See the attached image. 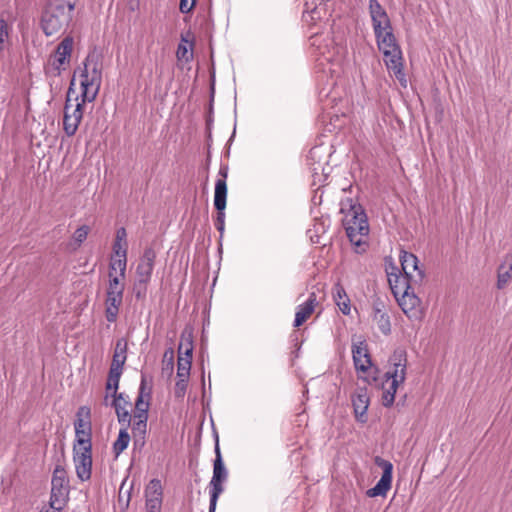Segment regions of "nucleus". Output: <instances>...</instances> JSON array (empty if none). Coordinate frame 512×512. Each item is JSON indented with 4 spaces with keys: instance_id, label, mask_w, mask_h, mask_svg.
Listing matches in <instances>:
<instances>
[{
    "instance_id": "f257e3e1",
    "label": "nucleus",
    "mask_w": 512,
    "mask_h": 512,
    "mask_svg": "<svg viewBox=\"0 0 512 512\" xmlns=\"http://www.w3.org/2000/svg\"><path fill=\"white\" fill-rule=\"evenodd\" d=\"M341 212L344 214L342 222L351 244L359 249L357 252L364 251L362 246L366 245L369 224L363 207L348 199L341 203Z\"/></svg>"
},
{
    "instance_id": "f03ea898",
    "label": "nucleus",
    "mask_w": 512,
    "mask_h": 512,
    "mask_svg": "<svg viewBox=\"0 0 512 512\" xmlns=\"http://www.w3.org/2000/svg\"><path fill=\"white\" fill-rule=\"evenodd\" d=\"M389 369L385 372L382 383V404L385 407L393 405L399 385L406 379L407 354L403 349H397L389 358Z\"/></svg>"
},
{
    "instance_id": "7ed1b4c3",
    "label": "nucleus",
    "mask_w": 512,
    "mask_h": 512,
    "mask_svg": "<svg viewBox=\"0 0 512 512\" xmlns=\"http://www.w3.org/2000/svg\"><path fill=\"white\" fill-rule=\"evenodd\" d=\"M310 45L313 47L312 55L315 58V67L323 76L333 78L340 73L341 58L337 56L336 47L328 37L313 35L310 37Z\"/></svg>"
},
{
    "instance_id": "20e7f679",
    "label": "nucleus",
    "mask_w": 512,
    "mask_h": 512,
    "mask_svg": "<svg viewBox=\"0 0 512 512\" xmlns=\"http://www.w3.org/2000/svg\"><path fill=\"white\" fill-rule=\"evenodd\" d=\"M74 4L64 0L52 2L42 16V29L45 35L52 36L60 32L72 18Z\"/></svg>"
},
{
    "instance_id": "39448f33",
    "label": "nucleus",
    "mask_w": 512,
    "mask_h": 512,
    "mask_svg": "<svg viewBox=\"0 0 512 512\" xmlns=\"http://www.w3.org/2000/svg\"><path fill=\"white\" fill-rule=\"evenodd\" d=\"M79 77L82 90L79 99L81 98L83 102H93L98 95L102 82V73L97 63H92L87 59L84 62L83 69L79 71Z\"/></svg>"
},
{
    "instance_id": "423d86ee",
    "label": "nucleus",
    "mask_w": 512,
    "mask_h": 512,
    "mask_svg": "<svg viewBox=\"0 0 512 512\" xmlns=\"http://www.w3.org/2000/svg\"><path fill=\"white\" fill-rule=\"evenodd\" d=\"M73 84L74 80L71 82V85ZM71 93L72 86L69 87L63 111V130L68 137H72L76 134L79 124L83 118V106L86 103L83 102V100H80L79 96H76L75 103H72Z\"/></svg>"
},
{
    "instance_id": "0eeeda50",
    "label": "nucleus",
    "mask_w": 512,
    "mask_h": 512,
    "mask_svg": "<svg viewBox=\"0 0 512 512\" xmlns=\"http://www.w3.org/2000/svg\"><path fill=\"white\" fill-rule=\"evenodd\" d=\"M124 289V282H119L117 275H111V281H108L104 301L105 317L110 323H114L117 320L123 302Z\"/></svg>"
},
{
    "instance_id": "6e6552de",
    "label": "nucleus",
    "mask_w": 512,
    "mask_h": 512,
    "mask_svg": "<svg viewBox=\"0 0 512 512\" xmlns=\"http://www.w3.org/2000/svg\"><path fill=\"white\" fill-rule=\"evenodd\" d=\"M69 496V480L67 478L66 470L57 465L53 471L51 480V496L49 504L62 510L67 503Z\"/></svg>"
},
{
    "instance_id": "1a4fd4ad",
    "label": "nucleus",
    "mask_w": 512,
    "mask_h": 512,
    "mask_svg": "<svg viewBox=\"0 0 512 512\" xmlns=\"http://www.w3.org/2000/svg\"><path fill=\"white\" fill-rule=\"evenodd\" d=\"M228 166L221 165L218 171V178L215 183L214 206L218 210L215 226L220 234H223L225 228V213L227 197Z\"/></svg>"
},
{
    "instance_id": "9d476101",
    "label": "nucleus",
    "mask_w": 512,
    "mask_h": 512,
    "mask_svg": "<svg viewBox=\"0 0 512 512\" xmlns=\"http://www.w3.org/2000/svg\"><path fill=\"white\" fill-rule=\"evenodd\" d=\"M215 460L213 465V476L210 481V503L209 512H215L219 495L223 492L222 483L228 477L227 469L224 465L218 442L215 446Z\"/></svg>"
},
{
    "instance_id": "9b49d317",
    "label": "nucleus",
    "mask_w": 512,
    "mask_h": 512,
    "mask_svg": "<svg viewBox=\"0 0 512 512\" xmlns=\"http://www.w3.org/2000/svg\"><path fill=\"white\" fill-rule=\"evenodd\" d=\"M375 464L383 469V474L377 484L366 491V495L370 498L377 496H386L391 488L393 465L390 461L385 460L379 456L374 459Z\"/></svg>"
},
{
    "instance_id": "f8f14e48",
    "label": "nucleus",
    "mask_w": 512,
    "mask_h": 512,
    "mask_svg": "<svg viewBox=\"0 0 512 512\" xmlns=\"http://www.w3.org/2000/svg\"><path fill=\"white\" fill-rule=\"evenodd\" d=\"M403 313L412 321H420L423 317L421 301L415 294V289L395 297Z\"/></svg>"
},
{
    "instance_id": "ddd939ff",
    "label": "nucleus",
    "mask_w": 512,
    "mask_h": 512,
    "mask_svg": "<svg viewBox=\"0 0 512 512\" xmlns=\"http://www.w3.org/2000/svg\"><path fill=\"white\" fill-rule=\"evenodd\" d=\"M384 55V63L389 71L406 87L407 80L403 72L402 51L400 47H394L381 51Z\"/></svg>"
},
{
    "instance_id": "4468645a",
    "label": "nucleus",
    "mask_w": 512,
    "mask_h": 512,
    "mask_svg": "<svg viewBox=\"0 0 512 512\" xmlns=\"http://www.w3.org/2000/svg\"><path fill=\"white\" fill-rule=\"evenodd\" d=\"M73 461L77 477L81 481L89 480L92 470V449L73 448Z\"/></svg>"
},
{
    "instance_id": "2eb2a0df",
    "label": "nucleus",
    "mask_w": 512,
    "mask_h": 512,
    "mask_svg": "<svg viewBox=\"0 0 512 512\" xmlns=\"http://www.w3.org/2000/svg\"><path fill=\"white\" fill-rule=\"evenodd\" d=\"M387 277L394 297H399V295L415 289L416 286L421 284L412 283L410 277L402 274V272L396 267H392L391 271L387 270Z\"/></svg>"
},
{
    "instance_id": "dca6fc26",
    "label": "nucleus",
    "mask_w": 512,
    "mask_h": 512,
    "mask_svg": "<svg viewBox=\"0 0 512 512\" xmlns=\"http://www.w3.org/2000/svg\"><path fill=\"white\" fill-rule=\"evenodd\" d=\"M400 263L402 274L407 275L412 280V283H421L424 278V272L418 266V258L410 252L401 251Z\"/></svg>"
},
{
    "instance_id": "f3484780",
    "label": "nucleus",
    "mask_w": 512,
    "mask_h": 512,
    "mask_svg": "<svg viewBox=\"0 0 512 512\" xmlns=\"http://www.w3.org/2000/svg\"><path fill=\"white\" fill-rule=\"evenodd\" d=\"M356 419L365 423L367 421V410L370 404V397L366 387H358L351 398Z\"/></svg>"
},
{
    "instance_id": "a211bd4d",
    "label": "nucleus",
    "mask_w": 512,
    "mask_h": 512,
    "mask_svg": "<svg viewBox=\"0 0 512 512\" xmlns=\"http://www.w3.org/2000/svg\"><path fill=\"white\" fill-rule=\"evenodd\" d=\"M156 253L152 248H146L140 257L136 268V277L140 282H149L154 269Z\"/></svg>"
},
{
    "instance_id": "6ab92c4d",
    "label": "nucleus",
    "mask_w": 512,
    "mask_h": 512,
    "mask_svg": "<svg viewBox=\"0 0 512 512\" xmlns=\"http://www.w3.org/2000/svg\"><path fill=\"white\" fill-rule=\"evenodd\" d=\"M146 508L148 512H160L163 489L160 480L152 479L146 487Z\"/></svg>"
},
{
    "instance_id": "aec40b11",
    "label": "nucleus",
    "mask_w": 512,
    "mask_h": 512,
    "mask_svg": "<svg viewBox=\"0 0 512 512\" xmlns=\"http://www.w3.org/2000/svg\"><path fill=\"white\" fill-rule=\"evenodd\" d=\"M352 357L357 371L367 372L371 368L372 361L365 341L353 343Z\"/></svg>"
},
{
    "instance_id": "412c9836",
    "label": "nucleus",
    "mask_w": 512,
    "mask_h": 512,
    "mask_svg": "<svg viewBox=\"0 0 512 512\" xmlns=\"http://www.w3.org/2000/svg\"><path fill=\"white\" fill-rule=\"evenodd\" d=\"M369 12L373 24L374 33L380 32L381 30L390 29V19L377 0L369 1Z\"/></svg>"
},
{
    "instance_id": "4be33fe9",
    "label": "nucleus",
    "mask_w": 512,
    "mask_h": 512,
    "mask_svg": "<svg viewBox=\"0 0 512 512\" xmlns=\"http://www.w3.org/2000/svg\"><path fill=\"white\" fill-rule=\"evenodd\" d=\"M73 43V38L66 37L58 44L52 60V65L57 71V74H60L62 66L69 62L73 50Z\"/></svg>"
},
{
    "instance_id": "5701e85b",
    "label": "nucleus",
    "mask_w": 512,
    "mask_h": 512,
    "mask_svg": "<svg viewBox=\"0 0 512 512\" xmlns=\"http://www.w3.org/2000/svg\"><path fill=\"white\" fill-rule=\"evenodd\" d=\"M372 319L382 334L387 336L391 333L390 316L381 301H375L373 303Z\"/></svg>"
},
{
    "instance_id": "b1692460",
    "label": "nucleus",
    "mask_w": 512,
    "mask_h": 512,
    "mask_svg": "<svg viewBox=\"0 0 512 512\" xmlns=\"http://www.w3.org/2000/svg\"><path fill=\"white\" fill-rule=\"evenodd\" d=\"M112 397V406L117 414L118 422L122 426H129L131 423V415L128 411V407L130 406L128 397L123 393L112 395Z\"/></svg>"
},
{
    "instance_id": "393cba45",
    "label": "nucleus",
    "mask_w": 512,
    "mask_h": 512,
    "mask_svg": "<svg viewBox=\"0 0 512 512\" xmlns=\"http://www.w3.org/2000/svg\"><path fill=\"white\" fill-rule=\"evenodd\" d=\"M315 306L316 295L311 293L304 303L297 306L293 326L300 327L312 315Z\"/></svg>"
},
{
    "instance_id": "a878e982",
    "label": "nucleus",
    "mask_w": 512,
    "mask_h": 512,
    "mask_svg": "<svg viewBox=\"0 0 512 512\" xmlns=\"http://www.w3.org/2000/svg\"><path fill=\"white\" fill-rule=\"evenodd\" d=\"M512 279V251L506 255L503 263L498 269L497 286L499 289L504 288Z\"/></svg>"
},
{
    "instance_id": "bb28decb",
    "label": "nucleus",
    "mask_w": 512,
    "mask_h": 512,
    "mask_svg": "<svg viewBox=\"0 0 512 512\" xmlns=\"http://www.w3.org/2000/svg\"><path fill=\"white\" fill-rule=\"evenodd\" d=\"M127 257L112 256L109 263L108 277L111 281V275H117L119 282H123L126 276Z\"/></svg>"
},
{
    "instance_id": "cd10ccee",
    "label": "nucleus",
    "mask_w": 512,
    "mask_h": 512,
    "mask_svg": "<svg viewBox=\"0 0 512 512\" xmlns=\"http://www.w3.org/2000/svg\"><path fill=\"white\" fill-rule=\"evenodd\" d=\"M375 36L380 51L399 46L393 34L392 27H390V29H385L381 30L380 32H376Z\"/></svg>"
},
{
    "instance_id": "c85d7f7f",
    "label": "nucleus",
    "mask_w": 512,
    "mask_h": 512,
    "mask_svg": "<svg viewBox=\"0 0 512 512\" xmlns=\"http://www.w3.org/2000/svg\"><path fill=\"white\" fill-rule=\"evenodd\" d=\"M333 297L336 305L344 315H349L351 311L350 300L346 294L345 289L337 284L334 288Z\"/></svg>"
},
{
    "instance_id": "c756f323",
    "label": "nucleus",
    "mask_w": 512,
    "mask_h": 512,
    "mask_svg": "<svg viewBox=\"0 0 512 512\" xmlns=\"http://www.w3.org/2000/svg\"><path fill=\"white\" fill-rule=\"evenodd\" d=\"M76 417L77 418L74 423L75 431H91L90 408L87 406H81L77 411Z\"/></svg>"
},
{
    "instance_id": "7c9ffc66",
    "label": "nucleus",
    "mask_w": 512,
    "mask_h": 512,
    "mask_svg": "<svg viewBox=\"0 0 512 512\" xmlns=\"http://www.w3.org/2000/svg\"><path fill=\"white\" fill-rule=\"evenodd\" d=\"M129 426H123L118 434L116 441L113 444V451L116 456H119L129 445L130 435L128 433Z\"/></svg>"
},
{
    "instance_id": "2f4dec72",
    "label": "nucleus",
    "mask_w": 512,
    "mask_h": 512,
    "mask_svg": "<svg viewBox=\"0 0 512 512\" xmlns=\"http://www.w3.org/2000/svg\"><path fill=\"white\" fill-rule=\"evenodd\" d=\"M126 351H127V343L125 340L120 339L117 341L115 345V350L112 358V363L116 366H124L126 362Z\"/></svg>"
},
{
    "instance_id": "473e14b6",
    "label": "nucleus",
    "mask_w": 512,
    "mask_h": 512,
    "mask_svg": "<svg viewBox=\"0 0 512 512\" xmlns=\"http://www.w3.org/2000/svg\"><path fill=\"white\" fill-rule=\"evenodd\" d=\"M192 357L189 356H178L177 361V377L189 379L191 370Z\"/></svg>"
},
{
    "instance_id": "72a5a7b5",
    "label": "nucleus",
    "mask_w": 512,
    "mask_h": 512,
    "mask_svg": "<svg viewBox=\"0 0 512 512\" xmlns=\"http://www.w3.org/2000/svg\"><path fill=\"white\" fill-rule=\"evenodd\" d=\"M193 336L191 332H183L179 345V355L192 357Z\"/></svg>"
},
{
    "instance_id": "f704fd0d",
    "label": "nucleus",
    "mask_w": 512,
    "mask_h": 512,
    "mask_svg": "<svg viewBox=\"0 0 512 512\" xmlns=\"http://www.w3.org/2000/svg\"><path fill=\"white\" fill-rule=\"evenodd\" d=\"M73 448L92 449L91 431H75V443Z\"/></svg>"
},
{
    "instance_id": "c9c22d12",
    "label": "nucleus",
    "mask_w": 512,
    "mask_h": 512,
    "mask_svg": "<svg viewBox=\"0 0 512 512\" xmlns=\"http://www.w3.org/2000/svg\"><path fill=\"white\" fill-rule=\"evenodd\" d=\"M147 420L148 417L133 418L132 432L135 438L144 439V436L147 431Z\"/></svg>"
},
{
    "instance_id": "e433bc0d",
    "label": "nucleus",
    "mask_w": 512,
    "mask_h": 512,
    "mask_svg": "<svg viewBox=\"0 0 512 512\" xmlns=\"http://www.w3.org/2000/svg\"><path fill=\"white\" fill-rule=\"evenodd\" d=\"M151 397H152V385L147 382L146 376L144 374H142L137 399L147 400L148 402H150Z\"/></svg>"
},
{
    "instance_id": "4c0bfd02",
    "label": "nucleus",
    "mask_w": 512,
    "mask_h": 512,
    "mask_svg": "<svg viewBox=\"0 0 512 512\" xmlns=\"http://www.w3.org/2000/svg\"><path fill=\"white\" fill-rule=\"evenodd\" d=\"M149 407H150V402H148L147 400L136 399L135 413H134L135 418L148 417Z\"/></svg>"
},
{
    "instance_id": "58836bf2",
    "label": "nucleus",
    "mask_w": 512,
    "mask_h": 512,
    "mask_svg": "<svg viewBox=\"0 0 512 512\" xmlns=\"http://www.w3.org/2000/svg\"><path fill=\"white\" fill-rule=\"evenodd\" d=\"M192 53L188 51V41L182 37L181 42L179 43L176 51V57L179 60L189 61L192 58Z\"/></svg>"
},
{
    "instance_id": "ea45409f",
    "label": "nucleus",
    "mask_w": 512,
    "mask_h": 512,
    "mask_svg": "<svg viewBox=\"0 0 512 512\" xmlns=\"http://www.w3.org/2000/svg\"><path fill=\"white\" fill-rule=\"evenodd\" d=\"M89 231V226L83 225L74 232L73 240L76 242L77 246H80L86 240Z\"/></svg>"
},
{
    "instance_id": "a19ab883",
    "label": "nucleus",
    "mask_w": 512,
    "mask_h": 512,
    "mask_svg": "<svg viewBox=\"0 0 512 512\" xmlns=\"http://www.w3.org/2000/svg\"><path fill=\"white\" fill-rule=\"evenodd\" d=\"M119 381H120V377L108 375V379H107V383H106V390H107L106 399L108 398L110 391H111V396L118 394L117 390L119 387Z\"/></svg>"
},
{
    "instance_id": "79ce46f5",
    "label": "nucleus",
    "mask_w": 512,
    "mask_h": 512,
    "mask_svg": "<svg viewBox=\"0 0 512 512\" xmlns=\"http://www.w3.org/2000/svg\"><path fill=\"white\" fill-rule=\"evenodd\" d=\"M127 242L114 241L113 244V255L116 257H127Z\"/></svg>"
},
{
    "instance_id": "37998d69",
    "label": "nucleus",
    "mask_w": 512,
    "mask_h": 512,
    "mask_svg": "<svg viewBox=\"0 0 512 512\" xmlns=\"http://www.w3.org/2000/svg\"><path fill=\"white\" fill-rule=\"evenodd\" d=\"M187 385H188V379L178 378V380L175 384V390H174L175 396L178 398L184 397V395L186 393Z\"/></svg>"
},
{
    "instance_id": "c03bdc74",
    "label": "nucleus",
    "mask_w": 512,
    "mask_h": 512,
    "mask_svg": "<svg viewBox=\"0 0 512 512\" xmlns=\"http://www.w3.org/2000/svg\"><path fill=\"white\" fill-rule=\"evenodd\" d=\"M149 282H140V280L136 279L134 283L133 291L137 299H141L146 295V286Z\"/></svg>"
},
{
    "instance_id": "a18cd8bd",
    "label": "nucleus",
    "mask_w": 512,
    "mask_h": 512,
    "mask_svg": "<svg viewBox=\"0 0 512 512\" xmlns=\"http://www.w3.org/2000/svg\"><path fill=\"white\" fill-rule=\"evenodd\" d=\"M163 358H164L163 361L166 364L167 369L172 371L173 370V365H174V351H173V349L172 348L167 349L165 351V353H164Z\"/></svg>"
},
{
    "instance_id": "49530a36",
    "label": "nucleus",
    "mask_w": 512,
    "mask_h": 512,
    "mask_svg": "<svg viewBox=\"0 0 512 512\" xmlns=\"http://www.w3.org/2000/svg\"><path fill=\"white\" fill-rule=\"evenodd\" d=\"M195 3L196 0H180L179 9L184 14L189 13L195 6Z\"/></svg>"
},
{
    "instance_id": "de8ad7c7",
    "label": "nucleus",
    "mask_w": 512,
    "mask_h": 512,
    "mask_svg": "<svg viewBox=\"0 0 512 512\" xmlns=\"http://www.w3.org/2000/svg\"><path fill=\"white\" fill-rule=\"evenodd\" d=\"M8 38V25L4 20H0V49L2 48L4 42Z\"/></svg>"
},
{
    "instance_id": "09e8293b",
    "label": "nucleus",
    "mask_w": 512,
    "mask_h": 512,
    "mask_svg": "<svg viewBox=\"0 0 512 512\" xmlns=\"http://www.w3.org/2000/svg\"><path fill=\"white\" fill-rule=\"evenodd\" d=\"M122 371H123V366H116L114 364H111L110 366V370H109V375H112V376H117V377H121L122 375Z\"/></svg>"
},
{
    "instance_id": "8fccbe9b",
    "label": "nucleus",
    "mask_w": 512,
    "mask_h": 512,
    "mask_svg": "<svg viewBox=\"0 0 512 512\" xmlns=\"http://www.w3.org/2000/svg\"><path fill=\"white\" fill-rule=\"evenodd\" d=\"M126 237H127V233H126L125 228H123V227L119 228V229L117 230V232H116V238H115V240H116V241H123V242H127Z\"/></svg>"
},
{
    "instance_id": "3c124183",
    "label": "nucleus",
    "mask_w": 512,
    "mask_h": 512,
    "mask_svg": "<svg viewBox=\"0 0 512 512\" xmlns=\"http://www.w3.org/2000/svg\"><path fill=\"white\" fill-rule=\"evenodd\" d=\"M61 510H58L54 507H52L50 504H49V507H44L40 512H60Z\"/></svg>"
},
{
    "instance_id": "603ef678",
    "label": "nucleus",
    "mask_w": 512,
    "mask_h": 512,
    "mask_svg": "<svg viewBox=\"0 0 512 512\" xmlns=\"http://www.w3.org/2000/svg\"><path fill=\"white\" fill-rule=\"evenodd\" d=\"M316 153H317V148L315 147V148H312V149L310 150L309 155H310L311 157H313Z\"/></svg>"
}]
</instances>
